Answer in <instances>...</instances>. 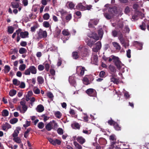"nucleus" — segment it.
I'll return each instance as SVG.
<instances>
[{"instance_id": "nucleus-48", "label": "nucleus", "mask_w": 149, "mask_h": 149, "mask_svg": "<svg viewBox=\"0 0 149 149\" xmlns=\"http://www.w3.org/2000/svg\"><path fill=\"white\" fill-rule=\"evenodd\" d=\"M38 28V26L37 25H35L34 26H32L31 28V31L32 32H35L36 30Z\"/></svg>"}, {"instance_id": "nucleus-28", "label": "nucleus", "mask_w": 149, "mask_h": 149, "mask_svg": "<svg viewBox=\"0 0 149 149\" xmlns=\"http://www.w3.org/2000/svg\"><path fill=\"white\" fill-rule=\"evenodd\" d=\"M111 81L116 84H118L120 82V81L119 79L115 78L113 77H112L111 78Z\"/></svg>"}, {"instance_id": "nucleus-22", "label": "nucleus", "mask_w": 149, "mask_h": 149, "mask_svg": "<svg viewBox=\"0 0 149 149\" xmlns=\"http://www.w3.org/2000/svg\"><path fill=\"white\" fill-rule=\"evenodd\" d=\"M124 26V22L123 21L119 22L117 24V29H120L121 30L122 29Z\"/></svg>"}, {"instance_id": "nucleus-41", "label": "nucleus", "mask_w": 149, "mask_h": 149, "mask_svg": "<svg viewBox=\"0 0 149 149\" xmlns=\"http://www.w3.org/2000/svg\"><path fill=\"white\" fill-rule=\"evenodd\" d=\"M18 121V119L16 118H14L11 119L10 120V122L12 124H14L16 123Z\"/></svg>"}, {"instance_id": "nucleus-19", "label": "nucleus", "mask_w": 149, "mask_h": 149, "mask_svg": "<svg viewBox=\"0 0 149 149\" xmlns=\"http://www.w3.org/2000/svg\"><path fill=\"white\" fill-rule=\"evenodd\" d=\"M36 111L38 112H41L44 110V107L41 104L38 105L36 108Z\"/></svg>"}, {"instance_id": "nucleus-35", "label": "nucleus", "mask_w": 149, "mask_h": 149, "mask_svg": "<svg viewBox=\"0 0 149 149\" xmlns=\"http://www.w3.org/2000/svg\"><path fill=\"white\" fill-rule=\"evenodd\" d=\"M14 28L12 26H9L8 27V31L10 34L12 33L14 31Z\"/></svg>"}, {"instance_id": "nucleus-38", "label": "nucleus", "mask_w": 149, "mask_h": 149, "mask_svg": "<svg viewBox=\"0 0 149 149\" xmlns=\"http://www.w3.org/2000/svg\"><path fill=\"white\" fill-rule=\"evenodd\" d=\"M61 31V30L59 29L58 26H57L56 28L55 31V33L56 36H58L59 35Z\"/></svg>"}, {"instance_id": "nucleus-43", "label": "nucleus", "mask_w": 149, "mask_h": 149, "mask_svg": "<svg viewBox=\"0 0 149 149\" xmlns=\"http://www.w3.org/2000/svg\"><path fill=\"white\" fill-rule=\"evenodd\" d=\"M67 3H69V8L71 9H73L74 6V4L72 2H68Z\"/></svg>"}, {"instance_id": "nucleus-62", "label": "nucleus", "mask_w": 149, "mask_h": 149, "mask_svg": "<svg viewBox=\"0 0 149 149\" xmlns=\"http://www.w3.org/2000/svg\"><path fill=\"white\" fill-rule=\"evenodd\" d=\"M27 44V42L24 41H22L20 43V45L22 47H26Z\"/></svg>"}, {"instance_id": "nucleus-29", "label": "nucleus", "mask_w": 149, "mask_h": 149, "mask_svg": "<svg viewBox=\"0 0 149 149\" xmlns=\"http://www.w3.org/2000/svg\"><path fill=\"white\" fill-rule=\"evenodd\" d=\"M27 52L26 49L23 47L21 48L19 50V52L21 54H25Z\"/></svg>"}, {"instance_id": "nucleus-20", "label": "nucleus", "mask_w": 149, "mask_h": 149, "mask_svg": "<svg viewBox=\"0 0 149 149\" xmlns=\"http://www.w3.org/2000/svg\"><path fill=\"white\" fill-rule=\"evenodd\" d=\"M112 44L113 46L116 50H119L120 49V46L117 42H113L112 43Z\"/></svg>"}, {"instance_id": "nucleus-59", "label": "nucleus", "mask_w": 149, "mask_h": 149, "mask_svg": "<svg viewBox=\"0 0 149 149\" xmlns=\"http://www.w3.org/2000/svg\"><path fill=\"white\" fill-rule=\"evenodd\" d=\"M131 50L130 49H128L127 51V56L128 58H130L131 57Z\"/></svg>"}, {"instance_id": "nucleus-60", "label": "nucleus", "mask_w": 149, "mask_h": 149, "mask_svg": "<svg viewBox=\"0 0 149 149\" xmlns=\"http://www.w3.org/2000/svg\"><path fill=\"white\" fill-rule=\"evenodd\" d=\"M92 7V5H86V6H85V10H90L91 8Z\"/></svg>"}, {"instance_id": "nucleus-33", "label": "nucleus", "mask_w": 149, "mask_h": 149, "mask_svg": "<svg viewBox=\"0 0 149 149\" xmlns=\"http://www.w3.org/2000/svg\"><path fill=\"white\" fill-rule=\"evenodd\" d=\"M31 130V128H28L24 132V136L25 138H26L28 137L29 135V133Z\"/></svg>"}, {"instance_id": "nucleus-25", "label": "nucleus", "mask_w": 149, "mask_h": 149, "mask_svg": "<svg viewBox=\"0 0 149 149\" xmlns=\"http://www.w3.org/2000/svg\"><path fill=\"white\" fill-rule=\"evenodd\" d=\"M97 32L99 37L101 39L102 37L104 34V32L103 29L102 28H100L98 30Z\"/></svg>"}, {"instance_id": "nucleus-17", "label": "nucleus", "mask_w": 149, "mask_h": 149, "mask_svg": "<svg viewBox=\"0 0 149 149\" xmlns=\"http://www.w3.org/2000/svg\"><path fill=\"white\" fill-rule=\"evenodd\" d=\"M104 16L108 20L111 19L113 15L110 13H104Z\"/></svg>"}, {"instance_id": "nucleus-56", "label": "nucleus", "mask_w": 149, "mask_h": 149, "mask_svg": "<svg viewBox=\"0 0 149 149\" xmlns=\"http://www.w3.org/2000/svg\"><path fill=\"white\" fill-rule=\"evenodd\" d=\"M62 33L64 36H68L70 34V33L67 30H64L62 31Z\"/></svg>"}, {"instance_id": "nucleus-55", "label": "nucleus", "mask_w": 149, "mask_h": 149, "mask_svg": "<svg viewBox=\"0 0 149 149\" xmlns=\"http://www.w3.org/2000/svg\"><path fill=\"white\" fill-rule=\"evenodd\" d=\"M10 69V67L9 66H5L4 67V71L5 73L8 72Z\"/></svg>"}, {"instance_id": "nucleus-24", "label": "nucleus", "mask_w": 149, "mask_h": 149, "mask_svg": "<svg viewBox=\"0 0 149 149\" xmlns=\"http://www.w3.org/2000/svg\"><path fill=\"white\" fill-rule=\"evenodd\" d=\"M31 72L32 74H35L37 72L36 69L33 66H31L29 67Z\"/></svg>"}, {"instance_id": "nucleus-44", "label": "nucleus", "mask_w": 149, "mask_h": 149, "mask_svg": "<svg viewBox=\"0 0 149 149\" xmlns=\"http://www.w3.org/2000/svg\"><path fill=\"white\" fill-rule=\"evenodd\" d=\"M9 114L8 111L6 110H4L2 112V115L4 116H7Z\"/></svg>"}, {"instance_id": "nucleus-32", "label": "nucleus", "mask_w": 149, "mask_h": 149, "mask_svg": "<svg viewBox=\"0 0 149 149\" xmlns=\"http://www.w3.org/2000/svg\"><path fill=\"white\" fill-rule=\"evenodd\" d=\"M66 15L65 19L67 22H68L72 19V14L70 13L67 14Z\"/></svg>"}, {"instance_id": "nucleus-40", "label": "nucleus", "mask_w": 149, "mask_h": 149, "mask_svg": "<svg viewBox=\"0 0 149 149\" xmlns=\"http://www.w3.org/2000/svg\"><path fill=\"white\" fill-rule=\"evenodd\" d=\"M13 140L15 142L18 143H21L22 141L21 139L18 137H16L14 138Z\"/></svg>"}, {"instance_id": "nucleus-61", "label": "nucleus", "mask_w": 149, "mask_h": 149, "mask_svg": "<svg viewBox=\"0 0 149 149\" xmlns=\"http://www.w3.org/2000/svg\"><path fill=\"white\" fill-rule=\"evenodd\" d=\"M56 116L58 118H60L61 116V115L60 112L59 111H57L55 113Z\"/></svg>"}, {"instance_id": "nucleus-11", "label": "nucleus", "mask_w": 149, "mask_h": 149, "mask_svg": "<svg viewBox=\"0 0 149 149\" xmlns=\"http://www.w3.org/2000/svg\"><path fill=\"white\" fill-rule=\"evenodd\" d=\"M88 36L90 38H92L95 40L96 41L99 40V37L97 33H92L91 35H88Z\"/></svg>"}, {"instance_id": "nucleus-57", "label": "nucleus", "mask_w": 149, "mask_h": 149, "mask_svg": "<svg viewBox=\"0 0 149 149\" xmlns=\"http://www.w3.org/2000/svg\"><path fill=\"white\" fill-rule=\"evenodd\" d=\"M57 133L61 135L63 134V130L60 128H58L57 130Z\"/></svg>"}, {"instance_id": "nucleus-63", "label": "nucleus", "mask_w": 149, "mask_h": 149, "mask_svg": "<svg viewBox=\"0 0 149 149\" xmlns=\"http://www.w3.org/2000/svg\"><path fill=\"white\" fill-rule=\"evenodd\" d=\"M30 70L29 68L28 69L25 70L24 72V74L26 75H29L30 74Z\"/></svg>"}, {"instance_id": "nucleus-13", "label": "nucleus", "mask_w": 149, "mask_h": 149, "mask_svg": "<svg viewBox=\"0 0 149 149\" xmlns=\"http://www.w3.org/2000/svg\"><path fill=\"white\" fill-rule=\"evenodd\" d=\"M27 107L26 105L22 106V108L19 107L17 109V110H19L21 113H24L27 110Z\"/></svg>"}, {"instance_id": "nucleus-14", "label": "nucleus", "mask_w": 149, "mask_h": 149, "mask_svg": "<svg viewBox=\"0 0 149 149\" xmlns=\"http://www.w3.org/2000/svg\"><path fill=\"white\" fill-rule=\"evenodd\" d=\"M76 8L77 9L80 10L81 11H84L85 10V6H84L81 3H80L78 4L76 6Z\"/></svg>"}, {"instance_id": "nucleus-1", "label": "nucleus", "mask_w": 149, "mask_h": 149, "mask_svg": "<svg viewBox=\"0 0 149 149\" xmlns=\"http://www.w3.org/2000/svg\"><path fill=\"white\" fill-rule=\"evenodd\" d=\"M99 21L98 19H90L88 24L89 27L93 28L94 25H96L98 24Z\"/></svg>"}, {"instance_id": "nucleus-7", "label": "nucleus", "mask_w": 149, "mask_h": 149, "mask_svg": "<svg viewBox=\"0 0 149 149\" xmlns=\"http://www.w3.org/2000/svg\"><path fill=\"white\" fill-rule=\"evenodd\" d=\"M108 123L110 125H113L115 129L117 130H120V127L119 126L117 123L115 122L112 120H109L108 121Z\"/></svg>"}, {"instance_id": "nucleus-9", "label": "nucleus", "mask_w": 149, "mask_h": 149, "mask_svg": "<svg viewBox=\"0 0 149 149\" xmlns=\"http://www.w3.org/2000/svg\"><path fill=\"white\" fill-rule=\"evenodd\" d=\"M75 75L73 74L69 77V81L70 84L74 85L76 84L75 78Z\"/></svg>"}, {"instance_id": "nucleus-31", "label": "nucleus", "mask_w": 149, "mask_h": 149, "mask_svg": "<svg viewBox=\"0 0 149 149\" xmlns=\"http://www.w3.org/2000/svg\"><path fill=\"white\" fill-rule=\"evenodd\" d=\"M74 144L76 148L77 149H81L82 147L81 145H79L77 142L74 141Z\"/></svg>"}, {"instance_id": "nucleus-23", "label": "nucleus", "mask_w": 149, "mask_h": 149, "mask_svg": "<svg viewBox=\"0 0 149 149\" xmlns=\"http://www.w3.org/2000/svg\"><path fill=\"white\" fill-rule=\"evenodd\" d=\"M37 81L39 84H41L44 82L43 78L41 76H38L37 78Z\"/></svg>"}, {"instance_id": "nucleus-47", "label": "nucleus", "mask_w": 149, "mask_h": 149, "mask_svg": "<svg viewBox=\"0 0 149 149\" xmlns=\"http://www.w3.org/2000/svg\"><path fill=\"white\" fill-rule=\"evenodd\" d=\"M81 56L83 57H86L88 55L87 52L85 50L82 51L81 52Z\"/></svg>"}, {"instance_id": "nucleus-8", "label": "nucleus", "mask_w": 149, "mask_h": 149, "mask_svg": "<svg viewBox=\"0 0 149 149\" xmlns=\"http://www.w3.org/2000/svg\"><path fill=\"white\" fill-rule=\"evenodd\" d=\"M77 72H79L81 75H83L84 74V71H86L84 67L82 66H79L77 67Z\"/></svg>"}, {"instance_id": "nucleus-49", "label": "nucleus", "mask_w": 149, "mask_h": 149, "mask_svg": "<svg viewBox=\"0 0 149 149\" xmlns=\"http://www.w3.org/2000/svg\"><path fill=\"white\" fill-rule=\"evenodd\" d=\"M16 93V91L14 90H12L10 91L9 95L11 96H13L15 95Z\"/></svg>"}, {"instance_id": "nucleus-52", "label": "nucleus", "mask_w": 149, "mask_h": 149, "mask_svg": "<svg viewBox=\"0 0 149 149\" xmlns=\"http://www.w3.org/2000/svg\"><path fill=\"white\" fill-rule=\"evenodd\" d=\"M13 84L16 86H18L20 84V82L16 79H13Z\"/></svg>"}, {"instance_id": "nucleus-27", "label": "nucleus", "mask_w": 149, "mask_h": 149, "mask_svg": "<svg viewBox=\"0 0 149 149\" xmlns=\"http://www.w3.org/2000/svg\"><path fill=\"white\" fill-rule=\"evenodd\" d=\"M11 5L12 7L13 8H17L19 7V3L14 2H12Z\"/></svg>"}, {"instance_id": "nucleus-4", "label": "nucleus", "mask_w": 149, "mask_h": 149, "mask_svg": "<svg viewBox=\"0 0 149 149\" xmlns=\"http://www.w3.org/2000/svg\"><path fill=\"white\" fill-rule=\"evenodd\" d=\"M113 62L115 64V65H124L122 64L119 58L118 57L114 56H112Z\"/></svg>"}, {"instance_id": "nucleus-3", "label": "nucleus", "mask_w": 149, "mask_h": 149, "mask_svg": "<svg viewBox=\"0 0 149 149\" xmlns=\"http://www.w3.org/2000/svg\"><path fill=\"white\" fill-rule=\"evenodd\" d=\"M47 139L49 142L52 145L55 146L56 145H60L61 143V141L57 139H53L51 138H48Z\"/></svg>"}, {"instance_id": "nucleus-12", "label": "nucleus", "mask_w": 149, "mask_h": 149, "mask_svg": "<svg viewBox=\"0 0 149 149\" xmlns=\"http://www.w3.org/2000/svg\"><path fill=\"white\" fill-rule=\"evenodd\" d=\"M29 33L27 31L24 32H21L20 33V37L23 38L29 37Z\"/></svg>"}, {"instance_id": "nucleus-30", "label": "nucleus", "mask_w": 149, "mask_h": 149, "mask_svg": "<svg viewBox=\"0 0 149 149\" xmlns=\"http://www.w3.org/2000/svg\"><path fill=\"white\" fill-rule=\"evenodd\" d=\"M109 68L112 74L116 71V69L114 66H109Z\"/></svg>"}, {"instance_id": "nucleus-50", "label": "nucleus", "mask_w": 149, "mask_h": 149, "mask_svg": "<svg viewBox=\"0 0 149 149\" xmlns=\"http://www.w3.org/2000/svg\"><path fill=\"white\" fill-rule=\"evenodd\" d=\"M52 123V124L53 128H55L57 127L58 125L57 123L54 120H52L51 121Z\"/></svg>"}, {"instance_id": "nucleus-16", "label": "nucleus", "mask_w": 149, "mask_h": 149, "mask_svg": "<svg viewBox=\"0 0 149 149\" xmlns=\"http://www.w3.org/2000/svg\"><path fill=\"white\" fill-rule=\"evenodd\" d=\"M77 140L81 144L84 143L86 141L85 139L81 136H78Z\"/></svg>"}, {"instance_id": "nucleus-2", "label": "nucleus", "mask_w": 149, "mask_h": 149, "mask_svg": "<svg viewBox=\"0 0 149 149\" xmlns=\"http://www.w3.org/2000/svg\"><path fill=\"white\" fill-rule=\"evenodd\" d=\"M86 92L88 95L91 97H95L97 95L96 91L93 88L88 89Z\"/></svg>"}, {"instance_id": "nucleus-45", "label": "nucleus", "mask_w": 149, "mask_h": 149, "mask_svg": "<svg viewBox=\"0 0 149 149\" xmlns=\"http://www.w3.org/2000/svg\"><path fill=\"white\" fill-rule=\"evenodd\" d=\"M60 13L61 14L62 17L64 16L65 15H66L67 12L66 11L64 10H62L60 11Z\"/></svg>"}, {"instance_id": "nucleus-51", "label": "nucleus", "mask_w": 149, "mask_h": 149, "mask_svg": "<svg viewBox=\"0 0 149 149\" xmlns=\"http://www.w3.org/2000/svg\"><path fill=\"white\" fill-rule=\"evenodd\" d=\"M83 81L84 83L86 85H88L89 84L88 79L86 77L84 78Z\"/></svg>"}, {"instance_id": "nucleus-46", "label": "nucleus", "mask_w": 149, "mask_h": 149, "mask_svg": "<svg viewBox=\"0 0 149 149\" xmlns=\"http://www.w3.org/2000/svg\"><path fill=\"white\" fill-rule=\"evenodd\" d=\"M43 26L45 28L49 27L50 26L49 22L47 21H44L43 23Z\"/></svg>"}, {"instance_id": "nucleus-42", "label": "nucleus", "mask_w": 149, "mask_h": 149, "mask_svg": "<svg viewBox=\"0 0 149 149\" xmlns=\"http://www.w3.org/2000/svg\"><path fill=\"white\" fill-rule=\"evenodd\" d=\"M50 17L49 14L48 13H46L43 16V18L44 20H47Z\"/></svg>"}, {"instance_id": "nucleus-39", "label": "nucleus", "mask_w": 149, "mask_h": 149, "mask_svg": "<svg viewBox=\"0 0 149 149\" xmlns=\"http://www.w3.org/2000/svg\"><path fill=\"white\" fill-rule=\"evenodd\" d=\"M135 43L137 45V47H138V49L139 50H141L142 48L143 47V44L142 43L140 42H139L136 41L135 42Z\"/></svg>"}, {"instance_id": "nucleus-6", "label": "nucleus", "mask_w": 149, "mask_h": 149, "mask_svg": "<svg viewBox=\"0 0 149 149\" xmlns=\"http://www.w3.org/2000/svg\"><path fill=\"white\" fill-rule=\"evenodd\" d=\"M96 47L93 48V52H97L99 50H100L102 47L101 43L100 41H99L97 42L95 44Z\"/></svg>"}, {"instance_id": "nucleus-36", "label": "nucleus", "mask_w": 149, "mask_h": 149, "mask_svg": "<svg viewBox=\"0 0 149 149\" xmlns=\"http://www.w3.org/2000/svg\"><path fill=\"white\" fill-rule=\"evenodd\" d=\"M33 91L34 93L36 94H39L40 93V90L36 86L34 87Z\"/></svg>"}, {"instance_id": "nucleus-5", "label": "nucleus", "mask_w": 149, "mask_h": 149, "mask_svg": "<svg viewBox=\"0 0 149 149\" xmlns=\"http://www.w3.org/2000/svg\"><path fill=\"white\" fill-rule=\"evenodd\" d=\"M38 34L40 38H46L47 36V32L45 31H43L41 29L39 30V31L38 32Z\"/></svg>"}, {"instance_id": "nucleus-21", "label": "nucleus", "mask_w": 149, "mask_h": 149, "mask_svg": "<svg viewBox=\"0 0 149 149\" xmlns=\"http://www.w3.org/2000/svg\"><path fill=\"white\" fill-rule=\"evenodd\" d=\"M95 42L96 41L93 40L91 39H90L88 40L87 41V44L88 46L91 47L93 46Z\"/></svg>"}, {"instance_id": "nucleus-64", "label": "nucleus", "mask_w": 149, "mask_h": 149, "mask_svg": "<svg viewBox=\"0 0 149 149\" xmlns=\"http://www.w3.org/2000/svg\"><path fill=\"white\" fill-rule=\"evenodd\" d=\"M47 96L50 98H52L54 97L53 94L51 92H49L47 93Z\"/></svg>"}, {"instance_id": "nucleus-26", "label": "nucleus", "mask_w": 149, "mask_h": 149, "mask_svg": "<svg viewBox=\"0 0 149 149\" xmlns=\"http://www.w3.org/2000/svg\"><path fill=\"white\" fill-rule=\"evenodd\" d=\"M45 127L46 129L49 131H50L53 128L52 124V123H51V121L46 125Z\"/></svg>"}, {"instance_id": "nucleus-18", "label": "nucleus", "mask_w": 149, "mask_h": 149, "mask_svg": "<svg viewBox=\"0 0 149 149\" xmlns=\"http://www.w3.org/2000/svg\"><path fill=\"white\" fill-rule=\"evenodd\" d=\"M10 125L7 123H6L2 126V128L3 130L6 131L8 129L11 128Z\"/></svg>"}, {"instance_id": "nucleus-34", "label": "nucleus", "mask_w": 149, "mask_h": 149, "mask_svg": "<svg viewBox=\"0 0 149 149\" xmlns=\"http://www.w3.org/2000/svg\"><path fill=\"white\" fill-rule=\"evenodd\" d=\"M72 56L74 59H77L79 57L78 53L77 52H73L72 54Z\"/></svg>"}, {"instance_id": "nucleus-15", "label": "nucleus", "mask_w": 149, "mask_h": 149, "mask_svg": "<svg viewBox=\"0 0 149 149\" xmlns=\"http://www.w3.org/2000/svg\"><path fill=\"white\" fill-rule=\"evenodd\" d=\"M21 130V128L19 127H17L14 131V133L13 134V136L14 138L17 137L19 133V131Z\"/></svg>"}, {"instance_id": "nucleus-37", "label": "nucleus", "mask_w": 149, "mask_h": 149, "mask_svg": "<svg viewBox=\"0 0 149 149\" xmlns=\"http://www.w3.org/2000/svg\"><path fill=\"white\" fill-rule=\"evenodd\" d=\"M139 27L142 30L145 31L146 29V23L144 22H143L142 24Z\"/></svg>"}, {"instance_id": "nucleus-10", "label": "nucleus", "mask_w": 149, "mask_h": 149, "mask_svg": "<svg viewBox=\"0 0 149 149\" xmlns=\"http://www.w3.org/2000/svg\"><path fill=\"white\" fill-rule=\"evenodd\" d=\"M91 61L92 64L97 65L98 57L97 55H95L93 56V57L91 58Z\"/></svg>"}, {"instance_id": "nucleus-54", "label": "nucleus", "mask_w": 149, "mask_h": 149, "mask_svg": "<svg viewBox=\"0 0 149 149\" xmlns=\"http://www.w3.org/2000/svg\"><path fill=\"white\" fill-rule=\"evenodd\" d=\"M118 32L116 30H113L112 32V36L114 37H116L117 36Z\"/></svg>"}, {"instance_id": "nucleus-53", "label": "nucleus", "mask_w": 149, "mask_h": 149, "mask_svg": "<svg viewBox=\"0 0 149 149\" xmlns=\"http://www.w3.org/2000/svg\"><path fill=\"white\" fill-rule=\"evenodd\" d=\"M44 124L42 122H40L38 125V127L40 129L43 128L44 127Z\"/></svg>"}, {"instance_id": "nucleus-58", "label": "nucleus", "mask_w": 149, "mask_h": 149, "mask_svg": "<svg viewBox=\"0 0 149 149\" xmlns=\"http://www.w3.org/2000/svg\"><path fill=\"white\" fill-rule=\"evenodd\" d=\"M11 50H12V53H13L14 54H17L18 50L17 48H15L13 49H11Z\"/></svg>"}]
</instances>
